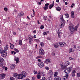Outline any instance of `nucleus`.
<instances>
[{
	"label": "nucleus",
	"instance_id": "f257e3e1",
	"mask_svg": "<svg viewBox=\"0 0 80 80\" xmlns=\"http://www.w3.org/2000/svg\"><path fill=\"white\" fill-rule=\"evenodd\" d=\"M78 26H75L74 28V25L72 23L70 22L68 28L70 31V32L72 34H73L74 32H76L77 30Z\"/></svg>",
	"mask_w": 80,
	"mask_h": 80
},
{
	"label": "nucleus",
	"instance_id": "f03ea898",
	"mask_svg": "<svg viewBox=\"0 0 80 80\" xmlns=\"http://www.w3.org/2000/svg\"><path fill=\"white\" fill-rule=\"evenodd\" d=\"M45 54V51L42 48H41L39 49V55H43Z\"/></svg>",
	"mask_w": 80,
	"mask_h": 80
},
{
	"label": "nucleus",
	"instance_id": "7ed1b4c3",
	"mask_svg": "<svg viewBox=\"0 0 80 80\" xmlns=\"http://www.w3.org/2000/svg\"><path fill=\"white\" fill-rule=\"evenodd\" d=\"M28 38L29 40V42L30 44H32V42H33V38L32 35H29L28 36Z\"/></svg>",
	"mask_w": 80,
	"mask_h": 80
},
{
	"label": "nucleus",
	"instance_id": "20e7f679",
	"mask_svg": "<svg viewBox=\"0 0 80 80\" xmlns=\"http://www.w3.org/2000/svg\"><path fill=\"white\" fill-rule=\"evenodd\" d=\"M1 56L3 57H5L7 55V51L5 50H2L1 52Z\"/></svg>",
	"mask_w": 80,
	"mask_h": 80
},
{
	"label": "nucleus",
	"instance_id": "39448f33",
	"mask_svg": "<svg viewBox=\"0 0 80 80\" xmlns=\"http://www.w3.org/2000/svg\"><path fill=\"white\" fill-rule=\"evenodd\" d=\"M60 18L61 20L63 23H65V21L63 19V15H61L59 17V18Z\"/></svg>",
	"mask_w": 80,
	"mask_h": 80
},
{
	"label": "nucleus",
	"instance_id": "423d86ee",
	"mask_svg": "<svg viewBox=\"0 0 80 80\" xmlns=\"http://www.w3.org/2000/svg\"><path fill=\"white\" fill-rule=\"evenodd\" d=\"M38 66L40 68H43L44 67V64L42 62H38Z\"/></svg>",
	"mask_w": 80,
	"mask_h": 80
},
{
	"label": "nucleus",
	"instance_id": "0eeeda50",
	"mask_svg": "<svg viewBox=\"0 0 80 80\" xmlns=\"http://www.w3.org/2000/svg\"><path fill=\"white\" fill-rule=\"evenodd\" d=\"M59 45L61 47H63L66 45V43L65 42H60L59 43Z\"/></svg>",
	"mask_w": 80,
	"mask_h": 80
},
{
	"label": "nucleus",
	"instance_id": "6e6552de",
	"mask_svg": "<svg viewBox=\"0 0 80 80\" xmlns=\"http://www.w3.org/2000/svg\"><path fill=\"white\" fill-rule=\"evenodd\" d=\"M5 75L6 74H5L2 73L0 75V80H2V79H3L5 78Z\"/></svg>",
	"mask_w": 80,
	"mask_h": 80
},
{
	"label": "nucleus",
	"instance_id": "1a4fd4ad",
	"mask_svg": "<svg viewBox=\"0 0 80 80\" xmlns=\"http://www.w3.org/2000/svg\"><path fill=\"white\" fill-rule=\"evenodd\" d=\"M50 4L48 3H46L45 4V6L43 7V8L44 10H47L48 8V5H49Z\"/></svg>",
	"mask_w": 80,
	"mask_h": 80
},
{
	"label": "nucleus",
	"instance_id": "9d476101",
	"mask_svg": "<svg viewBox=\"0 0 80 80\" xmlns=\"http://www.w3.org/2000/svg\"><path fill=\"white\" fill-rule=\"evenodd\" d=\"M21 74L23 78L27 76V73L25 71H22Z\"/></svg>",
	"mask_w": 80,
	"mask_h": 80
},
{
	"label": "nucleus",
	"instance_id": "9b49d317",
	"mask_svg": "<svg viewBox=\"0 0 80 80\" xmlns=\"http://www.w3.org/2000/svg\"><path fill=\"white\" fill-rule=\"evenodd\" d=\"M39 75H41L42 76H45V72H43L42 71L41 72L39 71V73H38Z\"/></svg>",
	"mask_w": 80,
	"mask_h": 80
},
{
	"label": "nucleus",
	"instance_id": "f8f14e48",
	"mask_svg": "<svg viewBox=\"0 0 80 80\" xmlns=\"http://www.w3.org/2000/svg\"><path fill=\"white\" fill-rule=\"evenodd\" d=\"M17 78L18 79H22V78H23V76L21 75V74H18Z\"/></svg>",
	"mask_w": 80,
	"mask_h": 80
},
{
	"label": "nucleus",
	"instance_id": "ddd939ff",
	"mask_svg": "<svg viewBox=\"0 0 80 80\" xmlns=\"http://www.w3.org/2000/svg\"><path fill=\"white\" fill-rule=\"evenodd\" d=\"M60 65L61 66L62 68V69H65V68L66 67H67V66H64L63 65V63H61V64H60Z\"/></svg>",
	"mask_w": 80,
	"mask_h": 80
},
{
	"label": "nucleus",
	"instance_id": "4468645a",
	"mask_svg": "<svg viewBox=\"0 0 80 80\" xmlns=\"http://www.w3.org/2000/svg\"><path fill=\"white\" fill-rule=\"evenodd\" d=\"M76 72L75 71H72V72L71 75H72V77H74L75 76V73Z\"/></svg>",
	"mask_w": 80,
	"mask_h": 80
},
{
	"label": "nucleus",
	"instance_id": "2eb2a0df",
	"mask_svg": "<svg viewBox=\"0 0 80 80\" xmlns=\"http://www.w3.org/2000/svg\"><path fill=\"white\" fill-rule=\"evenodd\" d=\"M4 50L5 51H6L7 52V50L8 49V44H7L6 46H5L4 48Z\"/></svg>",
	"mask_w": 80,
	"mask_h": 80
},
{
	"label": "nucleus",
	"instance_id": "dca6fc26",
	"mask_svg": "<svg viewBox=\"0 0 80 80\" xmlns=\"http://www.w3.org/2000/svg\"><path fill=\"white\" fill-rule=\"evenodd\" d=\"M48 74L49 76H52L53 75V72L52 70H49L48 72Z\"/></svg>",
	"mask_w": 80,
	"mask_h": 80
},
{
	"label": "nucleus",
	"instance_id": "f3484780",
	"mask_svg": "<svg viewBox=\"0 0 80 80\" xmlns=\"http://www.w3.org/2000/svg\"><path fill=\"white\" fill-rule=\"evenodd\" d=\"M54 80H61V78H60L59 76H56L54 78Z\"/></svg>",
	"mask_w": 80,
	"mask_h": 80
},
{
	"label": "nucleus",
	"instance_id": "a211bd4d",
	"mask_svg": "<svg viewBox=\"0 0 80 80\" xmlns=\"http://www.w3.org/2000/svg\"><path fill=\"white\" fill-rule=\"evenodd\" d=\"M64 72L65 73H67V74H68V73H69L70 72L68 71L67 68H66L64 70Z\"/></svg>",
	"mask_w": 80,
	"mask_h": 80
},
{
	"label": "nucleus",
	"instance_id": "6ab92c4d",
	"mask_svg": "<svg viewBox=\"0 0 80 80\" xmlns=\"http://www.w3.org/2000/svg\"><path fill=\"white\" fill-rule=\"evenodd\" d=\"M45 63H47V64H48V63H50V60L48 59H46L44 61Z\"/></svg>",
	"mask_w": 80,
	"mask_h": 80
},
{
	"label": "nucleus",
	"instance_id": "aec40b11",
	"mask_svg": "<svg viewBox=\"0 0 80 80\" xmlns=\"http://www.w3.org/2000/svg\"><path fill=\"white\" fill-rule=\"evenodd\" d=\"M14 61H16V63H18V62H19V58H15Z\"/></svg>",
	"mask_w": 80,
	"mask_h": 80
},
{
	"label": "nucleus",
	"instance_id": "412c9836",
	"mask_svg": "<svg viewBox=\"0 0 80 80\" xmlns=\"http://www.w3.org/2000/svg\"><path fill=\"white\" fill-rule=\"evenodd\" d=\"M71 18H74V12L72 11L71 12Z\"/></svg>",
	"mask_w": 80,
	"mask_h": 80
},
{
	"label": "nucleus",
	"instance_id": "4be33fe9",
	"mask_svg": "<svg viewBox=\"0 0 80 80\" xmlns=\"http://www.w3.org/2000/svg\"><path fill=\"white\" fill-rule=\"evenodd\" d=\"M11 69H14L15 68V64H12L11 66Z\"/></svg>",
	"mask_w": 80,
	"mask_h": 80
},
{
	"label": "nucleus",
	"instance_id": "5701e85b",
	"mask_svg": "<svg viewBox=\"0 0 80 80\" xmlns=\"http://www.w3.org/2000/svg\"><path fill=\"white\" fill-rule=\"evenodd\" d=\"M58 35H60V34H62V32L60 30L58 29L57 31Z\"/></svg>",
	"mask_w": 80,
	"mask_h": 80
},
{
	"label": "nucleus",
	"instance_id": "b1692460",
	"mask_svg": "<svg viewBox=\"0 0 80 80\" xmlns=\"http://www.w3.org/2000/svg\"><path fill=\"white\" fill-rule=\"evenodd\" d=\"M73 49L72 48H70L69 50V53H72V52H74Z\"/></svg>",
	"mask_w": 80,
	"mask_h": 80
},
{
	"label": "nucleus",
	"instance_id": "393cba45",
	"mask_svg": "<svg viewBox=\"0 0 80 80\" xmlns=\"http://www.w3.org/2000/svg\"><path fill=\"white\" fill-rule=\"evenodd\" d=\"M24 15V13L23 12H21L20 13H19L18 14V16H22Z\"/></svg>",
	"mask_w": 80,
	"mask_h": 80
},
{
	"label": "nucleus",
	"instance_id": "a878e982",
	"mask_svg": "<svg viewBox=\"0 0 80 80\" xmlns=\"http://www.w3.org/2000/svg\"><path fill=\"white\" fill-rule=\"evenodd\" d=\"M63 23H61V25H60V28H62V27H64V25L65 24V23H63Z\"/></svg>",
	"mask_w": 80,
	"mask_h": 80
},
{
	"label": "nucleus",
	"instance_id": "bb28decb",
	"mask_svg": "<svg viewBox=\"0 0 80 80\" xmlns=\"http://www.w3.org/2000/svg\"><path fill=\"white\" fill-rule=\"evenodd\" d=\"M67 69L70 72L72 70V68L71 67H69Z\"/></svg>",
	"mask_w": 80,
	"mask_h": 80
},
{
	"label": "nucleus",
	"instance_id": "cd10ccee",
	"mask_svg": "<svg viewBox=\"0 0 80 80\" xmlns=\"http://www.w3.org/2000/svg\"><path fill=\"white\" fill-rule=\"evenodd\" d=\"M18 74H17V73H15L13 75V76L14 77H16L17 78H18Z\"/></svg>",
	"mask_w": 80,
	"mask_h": 80
},
{
	"label": "nucleus",
	"instance_id": "c85d7f7f",
	"mask_svg": "<svg viewBox=\"0 0 80 80\" xmlns=\"http://www.w3.org/2000/svg\"><path fill=\"white\" fill-rule=\"evenodd\" d=\"M56 10H57V11L60 12V10H61V8L59 7H58L57 8H56Z\"/></svg>",
	"mask_w": 80,
	"mask_h": 80
},
{
	"label": "nucleus",
	"instance_id": "c756f323",
	"mask_svg": "<svg viewBox=\"0 0 80 80\" xmlns=\"http://www.w3.org/2000/svg\"><path fill=\"white\" fill-rule=\"evenodd\" d=\"M14 47H15V46L13 44H12L10 45V48L11 49H13L14 48Z\"/></svg>",
	"mask_w": 80,
	"mask_h": 80
},
{
	"label": "nucleus",
	"instance_id": "7c9ffc66",
	"mask_svg": "<svg viewBox=\"0 0 80 80\" xmlns=\"http://www.w3.org/2000/svg\"><path fill=\"white\" fill-rule=\"evenodd\" d=\"M42 58V56L40 55L39 56H38L36 57V59H38V58Z\"/></svg>",
	"mask_w": 80,
	"mask_h": 80
},
{
	"label": "nucleus",
	"instance_id": "2f4dec72",
	"mask_svg": "<svg viewBox=\"0 0 80 80\" xmlns=\"http://www.w3.org/2000/svg\"><path fill=\"white\" fill-rule=\"evenodd\" d=\"M5 63L3 62L2 63H0V67H3V66H5Z\"/></svg>",
	"mask_w": 80,
	"mask_h": 80
},
{
	"label": "nucleus",
	"instance_id": "473e14b6",
	"mask_svg": "<svg viewBox=\"0 0 80 80\" xmlns=\"http://www.w3.org/2000/svg\"><path fill=\"white\" fill-rule=\"evenodd\" d=\"M4 61V59L2 58H0V62L2 63Z\"/></svg>",
	"mask_w": 80,
	"mask_h": 80
},
{
	"label": "nucleus",
	"instance_id": "72a5a7b5",
	"mask_svg": "<svg viewBox=\"0 0 80 80\" xmlns=\"http://www.w3.org/2000/svg\"><path fill=\"white\" fill-rule=\"evenodd\" d=\"M54 47L55 48H58V44L56 43L54 44Z\"/></svg>",
	"mask_w": 80,
	"mask_h": 80
},
{
	"label": "nucleus",
	"instance_id": "f704fd0d",
	"mask_svg": "<svg viewBox=\"0 0 80 80\" xmlns=\"http://www.w3.org/2000/svg\"><path fill=\"white\" fill-rule=\"evenodd\" d=\"M69 64H70V62H69L68 61H67L65 63V65H66V66H68V65H69Z\"/></svg>",
	"mask_w": 80,
	"mask_h": 80
},
{
	"label": "nucleus",
	"instance_id": "c9c22d12",
	"mask_svg": "<svg viewBox=\"0 0 80 80\" xmlns=\"http://www.w3.org/2000/svg\"><path fill=\"white\" fill-rule=\"evenodd\" d=\"M19 44L20 45H22V40H20L19 42Z\"/></svg>",
	"mask_w": 80,
	"mask_h": 80
},
{
	"label": "nucleus",
	"instance_id": "e433bc0d",
	"mask_svg": "<svg viewBox=\"0 0 80 80\" xmlns=\"http://www.w3.org/2000/svg\"><path fill=\"white\" fill-rule=\"evenodd\" d=\"M54 6V5H53V4L52 5V4H50V5L49 6V9H51Z\"/></svg>",
	"mask_w": 80,
	"mask_h": 80
},
{
	"label": "nucleus",
	"instance_id": "4c0bfd02",
	"mask_svg": "<svg viewBox=\"0 0 80 80\" xmlns=\"http://www.w3.org/2000/svg\"><path fill=\"white\" fill-rule=\"evenodd\" d=\"M65 17L66 18H68L69 17V14L68 13H66L65 14Z\"/></svg>",
	"mask_w": 80,
	"mask_h": 80
},
{
	"label": "nucleus",
	"instance_id": "58836bf2",
	"mask_svg": "<svg viewBox=\"0 0 80 80\" xmlns=\"http://www.w3.org/2000/svg\"><path fill=\"white\" fill-rule=\"evenodd\" d=\"M35 42H37V43H39L40 42V40L39 39H35Z\"/></svg>",
	"mask_w": 80,
	"mask_h": 80
},
{
	"label": "nucleus",
	"instance_id": "ea45409f",
	"mask_svg": "<svg viewBox=\"0 0 80 80\" xmlns=\"http://www.w3.org/2000/svg\"><path fill=\"white\" fill-rule=\"evenodd\" d=\"M37 77L38 79H40L41 78V76L38 74L37 76Z\"/></svg>",
	"mask_w": 80,
	"mask_h": 80
},
{
	"label": "nucleus",
	"instance_id": "a19ab883",
	"mask_svg": "<svg viewBox=\"0 0 80 80\" xmlns=\"http://www.w3.org/2000/svg\"><path fill=\"white\" fill-rule=\"evenodd\" d=\"M58 75V72H54V77H56V76H57Z\"/></svg>",
	"mask_w": 80,
	"mask_h": 80
},
{
	"label": "nucleus",
	"instance_id": "79ce46f5",
	"mask_svg": "<svg viewBox=\"0 0 80 80\" xmlns=\"http://www.w3.org/2000/svg\"><path fill=\"white\" fill-rule=\"evenodd\" d=\"M45 68L46 70H50V68H49L48 67H46Z\"/></svg>",
	"mask_w": 80,
	"mask_h": 80
},
{
	"label": "nucleus",
	"instance_id": "37998d69",
	"mask_svg": "<svg viewBox=\"0 0 80 80\" xmlns=\"http://www.w3.org/2000/svg\"><path fill=\"white\" fill-rule=\"evenodd\" d=\"M51 55H52V56L55 57V53L53 52H52L51 53Z\"/></svg>",
	"mask_w": 80,
	"mask_h": 80
},
{
	"label": "nucleus",
	"instance_id": "c03bdc74",
	"mask_svg": "<svg viewBox=\"0 0 80 80\" xmlns=\"http://www.w3.org/2000/svg\"><path fill=\"white\" fill-rule=\"evenodd\" d=\"M43 19L44 20H47V16H44Z\"/></svg>",
	"mask_w": 80,
	"mask_h": 80
},
{
	"label": "nucleus",
	"instance_id": "a18cd8bd",
	"mask_svg": "<svg viewBox=\"0 0 80 80\" xmlns=\"http://www.w3.org/2000/svg\"><path fill=\"white\" fill-rule=\"evenodd\" d=\"M77 77H80V72H78L77 74Z\"/></svg>",
	"mask_w": 80,
	"mask_h": 80
},
{
	"label": "nucleus",
	"instance_id": "49530a36",
	"mask_svg": "<svg viewBox=\"0 0 80 80\" xmlns=\"http://www.w3.org/2000/svg\"><path fill=\"white\" fill-rule=\"evenodd\" d=\"M34 46H35V48H36V49H38V48H37V46H38V45H37V44H34Z\"/></svg>",
	"mask_w": 80,
	"mask_h": 80
},
{
	"label": "nucleus",
	"instance_id": "de8ad7c7",
	"mask_svg": "<svg viewBox=\"0 0 80 80\" xmlns=\"http://www.w3.org/2000/svg\"><path fill=\"white\" fill-rule=\"evenodd\" d=\"M40 45L41 47H43L44 46V43L43 42H42L41 43Z\"/></svg>",
	"mask_w": 80,
	"mask_h": 80
},
{
	"label": "nucleus",
	"instance_id": "09e8293b",
	"mask_svg": "<svg viewBox=\"0 0 80 80\" xmlns=\"http://www.w3.org/2000/svg\"><path fill=\"white\" fill-rule=\"evenodd\" d=\"M14 50L15 51H16V52L17 53H18V52H19L18 51V50L16 48H15L14 49Z\"/></svg>",
	"mask_w": 80,
	"mask_h": 80
},
{
	"label": "nucleus",
	"instance_id": "8fccbe9b",
	"mask_svg": "<svg viewBox=\"0 0 80 80\" xmlns=\"http://www.w3.org/2000/svg\"><path fill=\"white\" fill-rule=\"evenodd\" d=\"M40 28L41 29H43V28H44V26H43V25H42L40 27Z\"/></svg>",
	"mask_w": 80,
	"mask_h": 80
},
{
	"label": "nucleus",
	"instance_id": "3c124183",
	"mask_svg": "<svg viewBox=\"0 0 80 80\" xmlns=\"http://www.w3.org/2000/svg\"><path fill=\"white\" fill-rule=\"evenodd\" d=\"M41 80H47V78H45V77H43L42 78Z\"/></svg>",
	"mask_w": 80,
	"mask_h": 80
},
{
	"label": "nucleus",
	"instance_id": "603ef678",
	"mask_svg": "<svg viewBox=\"0 0 80 80\" xmlns=\"http://www.w3.org/2000/svg\"><path fill=\"white\" fill-rule=\"evenodd\" d=\"M10 80H14V78L13 77H11L10 78Z\"/></svg>",
	"mask_w": 80,
	"mask_h": 80
},
{
	"label": "nucleus",
	"instance_id": "864d4df0",
	"mask_svg": "<svg viewBox=\"0 0 80 80\" xmlns=\"http://www.w3.org/2000/svg\"><path fill=\"white\" fill-rule=\"evenodd\" d=\"M66 77H65V76H64L63 77V78L64 79V80H66V79H68V78H66Z\"/></svg>",
	"mask_w": 80,
	"mask_h": 80
},
{
	"label": "nucleus",
	"instance_id": "5fc2aeb1",
	"mask_svg": "<svg viewBox=\"0 0 80 80\" xmlns=\"http://www.w3.org/2000/svg\"><path fill=\"white\" fill-rule=\"evenodd\" d=\"M4 10L5 12H7V11H8V9L6 8H4Z\"/></svg>",
	"mask_w": 80,
	"mask_h": 80
},
{
	"label": "nucleus",
	"instance_id": "6e6d98bb",
	"mask_svg": "<svg viewBox=\"0 0 80 80\" xmlns=\"http://www.w3.org/2000/svg\"><path fill=\"white\" fill-rule=\"evenodd\" d=\"M34 73L35 74V75H36V74H37L38 72H37L36 71H34Z\"/></svg>",
	"mask_w": 80,
	"mask_h": 80
},
{
	"label": "nucleus",
	"instance_id": "4d7b16f0",
	"mask_svg": "<svg viewBox=\"0 0 80 80\" xmlns=\"http://www.w3.org/2000/svg\"><path fill=\"white\" fill-rule=\"evenodd\" d=\"M69 60H74V59L72 58L71 57L69 58Z\"/></svg>",
	"mask_w": 80,
	"mask_h": 80
},
{
	"label": "nucleus",
	"instance_id": "13d9d810",
	"mask_svg": "<svg viewBox=\"0 0 80 80\" xmlns=\"http://www.w3.org/2000/svg\"><path fill=\"white\" fill-rule=\"evenodd\" d=\"M64 76L66 77V78H68V74H65V76Z\"/></svg>",
	"mask_w": 80,
	"mask_h": 80
},
{
	"label": "nucleus",
	"instance_id": "bf43d9fd",
	"mask_svg": "<svg viewBox=\"0 0 80 80\" xmlns=\"http://www.w3.org/2000/svg\"><path fill=\"white\" fill-rule=\"evenodd\" d=\"M48 80H52V78L51 77H49L48 79Z\"/></svg>",
	"mask_w": 80,
	"mask_h": 80
},
{
	"label": "nucleus",
	"instance_id": "052dcab7",
	"mask_svg": "<svg viewBox=\"0 0 80 80\" xmlns=\"http://www.w3.org/2000/svg\"><path fill=\"white\" fill-rule=\"evenodd\" d=\"M32 80H35V77H33L32 78Z\"/></svg>",
	"mask_w": 80,
	"mask_h": 80
},
{
	"label": "nucleus",
	"instance_id": "680f3d73",
	"mask_svg": "<svg viewBox=\"0 0 80 80\" xmlns=\"http://www.w3.org/2000/svg\"><path fill=\"white\" fill-rule=\"evenodd\" d=\"M38 61L39 62L38 63H40V62H41V60L40 59H38Z\"/></svg>",
	"mask_w": 80,
	"mask_h": 80
},
{
	"label": "nucleus",
	"instance_id": "e2e57ef3",
	"mask_svg": "<svg viewBox=\"0 0 80 80\" xmlns=\"http://www.w3.org/2000/svg\"><path fill=\"white\" fill-rule=\"evenodd\" d=\"M33 33H37V31L36 30H35L33 31Z\"/></svg>",
	"mask_w": 80,
	"mask_h": 80
},
{
	"label": "nucleus",
	"instance_id": "0e129e2a",
	"mask_svg": "<svg viewBox=\"0 0 80 80\" xmlns=\"http://www.w3.org/2000/svg\"><path fill=\"white\" fill-rule=\"evenodd\" d=\"M72 48H76L75 47V45H73L72 46Z\"/></svg>",
	"mask_w": 80,
	"mask_h": 80
},
{
	"label": "nucleus",
	"instance_id": "69168bd1",
	"mask_svg": "<svg viewBox=\"0 0 80 80\" xmlns=\"http://www.w3.org/2000/svg\"><path fill=\"white\" fill-rule=\"evenodd\" d=\"M43 34L44 35H47V32H44L43 33Z\"/></svg>",
	"mask_w": 80,
	"mask_h": 80
},
{
	"label": "nucleus",
	"instance_id": "338daca9",
	"mask_svg": "<svg viewBox=\"0 0 80 80\" xmlns=\"http://www.w3.org/2000/svg\"><path fill=\"white\" fill-rule=\"evenodd\" d=\"M38 5H41V4H42V2H38Z\"/></svg>",
	"mask_w": 80,
	"mask_h": 80
},
{
	"label": "nucleus",
	"instance_id": "774afa93",
	"mask_svg": "<svg viewBox=\"0 0 80 80\" xmlns=\"http://www.w3.org/2000/svg\"><path fill=\"white\" fill-rule=\"evenodd\" d=\"M5 70H7V69H8V68H7V67H5Z\"/></svg>",
	"mask_w": 80,
	"mask_h": 80
}]
</instances>
